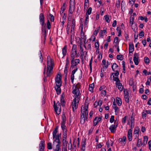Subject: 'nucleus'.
Here are the masks:
<instances>
[{
    "label": "nucleus",
    "mask_w": 151,
    "mask_h": 151,
    "mask_svg": "<svg viewBox=\"0 0 151 151\" xmlns=\"http://www.w3.org/2000/svg\"><path fill=\"white\" fill-rule=\"evenodd\" d=\"M55 89L58 94L61 93L60 87L61 85V77L60 75L58 74L55 78Z\"/></svg>",
    "instance_id": "7ed1b4c3"
},
{
    "label": "nucleus",
    "mask_w": 151,
    "mask_h": 151,
    "mask_svg": "<svg viewBox=\"0 0 151 151\" xmlns=\"http://www.w3.org/2000/svg\"><path fill=\"white\" fill-rule=\"evenodd\" d=\"M124 96L125 101L127 103H128L129 101V95H125Z\"/></svg>",
    "instance_id": "c03bdc74"
},
{
    "label": "nucleus",
    "mask_w": 151,
    "mask_h": 151,
    "mask_svg": "<svg viewBox=\"0 0 151 151\" xmlns=\"http://www.w3.org/2000/svg\"><path fill=\"white\" fill-rule=\"evenodd\" d=\"M47 25L48 29H50L51 28V24L49 20H47Z\"/></svg>",
    "instance_id": "4d7b16f0"
},
{
    "label": "nucleus",
    "mask_w": 151,
    "mask_h": 151,
    "mask_svg": "<svg viewBox=\"0 0 151 151\" xmlns=\"http://www.w3.org/2000/svg\"><path fill=\"white\" fill-rule=\"evenodd\" d=\"M106 30H101L99 33V35L101 36H103L106 33Z\"/></svg>",
    "instance_id": "2f4dec72"
},
{
    "label": "nucleus",
    "mask_w": 151,
    "mask_h": 151,
    "mask_svg": "<svg viewBox=\"0 0 151 151\" xmlns=\"http://www.w3.org/2000/svg\"><path fill=\"white\" fill-rule=\"evenodd\" d=\"M126 137L124 136L122 138H119V142H121V144L123 145H124L126 143Z\"/></svg>",
    "instance_id": "a211bd4d"
},
{
    "label": "nucleus",
    "mask_w": 151,
    "mask_h": 151,
    "mask_svg": "<svg viewBox=\"0 0 151 151\" xmlns=\"http://www.w3.org/2000/svg\"><path fill=\"white\" fill-rule=\"evenodd\" d=\"M80 86V84L79 83L74 84L73 85L72 92L73 94V97H80L79 88Z\"/></svg>",
    "instance_id": "39448f33"
},
{
    "label": "nucleus",
    "mask_w": 151,
    "mask_h": 151,
    "mask_svg": "<svg viewBox=\"0 0 151 151\" xmlns=\"http://www.w3.org/2000/svg\"><path fill=\"white\" fill-rule=\"evenodd\" d=\"M143 145V143H142V140L140 139H138L137 140V146L139 147L140 145Z\"/></svg>",
    "instance_id": "7c9ffc66"
},
{
    "label": "nucleus",
    "mask_w": 151,
    "mask_h": 151,
    "mask_svg": "<svg viewBox=\"0 0 151 151\" xmlns=\"http://www.w3.org/2000/svg\"><path fill=\"white\" fill-rule=\"evenodd\" d=\"M139 55L138 53H134L133 55V60L135 65H137L138 64V58Z\"/></svg>",
    "instance_id": "9d476101"
},
{
    "label": "nucleus",
    "mask_w": 151,
    "mask_h": 151,
    "mask_svg": "<svg viewBox=\"0 0 151 151\" xmlns=\"http://www.w3.org/2000/svg\"><path fill=\"white\" fill-rule=\"evenodd\" d=\"M79 49H80V53H81V52H83V48L82 47V45L81 44L80 45H79Z\"/></svg>",
    "instance_id": "de8ad7c7"
},
{
    "label": "nucleus",
    "mask_w": 151,
    "mask_h": 151,
    "mask_svg": "<svg viewBox=\"0 0 151 151\" xmlns=\"http://www.w3.org/2000/svg\"><path fill=\"white\" fill-rule=\"evenodd\" d=\"M134 50V47L133 44L132 43H130L129 44V52L132 53Z\"/></svg>",
    "instance_id": "412c9836"
},
{
    "label": "nucleus",
    "mask_w": 151,
    "mask_h": 151,
    "mask_svg": "<svg viewBox=\"0 0 151 151\" xmlns=\"http://www.w3.org/2000/svg\"><path fill=\"white\" fill-rule=\"evenodd\" d=\"M149 149L151 150V141H150L148 142Z\"/></svg>",
    "instance_id": "774afa93"
},
{
    "label": "nucleus",
    "mask_w": 151,
    "mask_h": 151,
    "mask_svg": "<svg viewBox=\"0 0 151 151\" xmlns=\"http://www.w3.org/2000/svg\"><path fill=\"white\" fill-rule=\"evenodd\" d=\"M53 62L51 58H47V68L46 72V77L50 76L52 73L53 68Z\"/></svg>",
    "instance_id": "f03ea898"
},
{
    "label": "nucleus",
    "mask_w": 151,
    "mask_h": 151,
    "mask_svg": "<svg viewBox=\"0 0 151 151\" xmlns=\"http://www.w3.org/2000/svg\"><path fill=\"white\" fill-rule=\"evenodd\" d=\"M68 142L67 141L66 139H63V146H67Z\"/></svg>",
    "instance_id": "ea45409f"
},
{
    "label": "nucleus",
    "mask_w": 151,
    "mask_h": 151,
    "mask_svg": "<svg viewBox=\"0 0 151 151\" xmlns=\"http://www.w3.org/2000/svg\"><path fill=\"white\" fill-rule=\"evenodd\" d=\"M67 137V132H63V139H66Z\"/></svg>",
    "instance_id": "8fccbe9b"
},
{
    "label": "nucleus",
    "mask_w": 151,
    "mask_h": 151,
    "mask_svg": "<svg viewBox=\"0 0 151 151\" xmlns=\"http://www.w3.org/2000/svg\"><path fill=\"white\" fill-rule=\"evenodd\" d=\"M101 93L102 96H105L106 95V91L105 90H102L101 92Z\"/></svg>",
    "instance_id": "e2e57ef3"
},
{
    "label": "nucleus",
    "mask_w": 151,
    "mask_h": 151,
    "mask_svg": "<svg viewBox=\"0 0 151 151\" xmlns=\"http://www.w3.org/2000/svg\"><path fill=\"white\" fill-rule=\"evenodd\" d=\"M113 74H114V76H118L119 75V71L118 70H116L115 73H111V78L112 76H114Z\"/></svg>",
    "instance_id": "37998d69"
},
{
    "label": "nucleus",
    "mask_w": 151,
    "mask_h": 151,
    "mask_svg": "<svg viewBox=\"0 0 151 151\" xmlns=\"http://www.w3.org/2000/svg\"><path fill=\"white\" fill-rule=\"evenodd\" d=\"M74 6H70L69 12L70 14H72L74 10Z\"/></svg>",
    "instance_id": "f704fd0d"
},
{
    "label": "nucleus",
    "mask_w": 151,
    "mask_h": 151,
    "mask_svg": "<svg viewBox=\"0 0 151 151\" xmlns=\"http://www.w3.org/2000/svg\"><path fill=\"white\" fill-rule=\"evenodd\" d=\"M148 139V137L147 136H145L144 137V139L143 142V145H146Z\"/></svg>",
    "instance_id": "cd10ccee"
},
{
    "label": "nucleus",
    "mask_w": 151,
    "mask_h": 151,
    "mask_svg": "<svg viewBox=\"0 0 151 151\" xmlns=\"http://www.w3.org/2000/svg\"><path fill=\"white\" fill-rule=\"evenodd\" d=\"M88 104L87 103H86L81 107V122L83 123L85 122L86 119H87L88 114Z\"/></svg>",
    "instance_id": "f257e3e1"
},
{
    "label": "nucleus",
    "mask_w": 151,
    "mask_h": 151,
    "mask_svg": "<svg viewBox=\"0 0 151 151\" xmlns=\"http://www.w3.org/2000/svg\"><path fill=\"white\" fill-rule=\"evenodd\" d=\"M147 115V114L146 113L145 111H143V112L142 113V117H145Z\"/></svg>",
    "instance_id": "680f3d73"
},
{
    "label": "nucleus",
    "mask_w": 151,
    "mask_h": 151,
    "mask_svg": "<svg viewBox=\"0 0 151 151\" xmlns=\"http://www.w3.org/2000/svg\"><path fill=\"white\" fill-rule=\"evenodd\" d=\"M102 62L104 64L103 68L104 69L107 68L108 67V64L106 63L105 60L103 59Z\"/></svg>",
    "instance_id": "c85d7f7f"
},
{
    "label": "nucleus",
    "mask_w": 151,
    "mask_h": 151,
    "mask_svg": "<svg viewBox=\"0 0 151 151\" xmlns=\"http://www.w3.org/2000/svg\"><path fill=\"white\" fill-rule=\"evenodd\" d=\"M116 58L118 60H122L123 59L122 55H118L116 56Z\"/></svg>",
    "instance_id": "3c124183"
},
{
    "label": "nucleus",
    "mask_w": 151,
    "mask_h": 151,
    "mask_svg": "<svg viewBox=\"0 0 151 151\" xmlns=\"http://www.w3.org/2000/svg\"><path fill=\"white\" fill-rule=\"evenodd\" d=\"M47 148L48 149L50 150L52 149V143L50 142H49L47 144Z\"/></svg>",
    "instance_id": "49530a36"
},
{
    "label": "nucleus",
    "mask_w": 151,
    "mask_h": 151,
    "mask_svg": "<svg viewBox=\"0 0 151 151\" xmlns=\"http://www.w3.org/2000/svg\"><path fill=\"white\" fill-rule=\"evenodd\" d=\"M92 59H91L89 61V67H90V70L91 71H92Z\"/></svg>",
    "instance_id": "603ef678"
},
{
    "label": "nucleus",
    "mask_w": 151,
    "mask_h": 151,
    "mask_svg": "<svg viewBox=\"0 0 151 151\" xmlns=\"http://www.w3.org/2000/svg\"><path fill=\"white\" fill-rule=\"evenodd\" d=\"M134 18L133 17H131L130 19V25L132 26L133 24L134 20Z\"/></svg>",
    "instance_id": "09e8293b"
},
{
    "label": "nucleus",
    "mask_w": 151,
    "mask_h": 151,
    "mask_svg": "<svg viewBox=\"0 0 151 151\" xmlns=\"http://www.w3.org/2000/svg\"><path fill=\"white\" fill-rule=\"evenodd\" d=\"M58 127H56L53 130L52 132L53 137L57 135V133L58 132Z\"/></svg>",
    "instance_id": "e433bc0d"
},
{
    "label": "nucleus",
    "mask_w": 151,
    "mask_h": 151,
    "mask_svg": "<svg viewBox=\"0 0 151 151\" xmlns=\"http://www.w3.org/2000/svg\"><path fill=\"white\" fill-rule=\"evenodd\" d=\"M144 60L146 63H149V59L147 57H145L144 58Z\"/></svg>",
    "instance_id": "5fc2aeb1"
},
{
    "label": "nucleus",
    "mask_w": 151,
    "mask_h": 151,
    "mask_svg": "<svg viewBox=\"0 0 151 151\" xmlns=\"http://www.w3.org/2000/svg\"><path fill=\"white\" fill-rule=\"evenodd\" d=\"M110 17V16L108 15H105L104 16V18L106 22L108 23L110 21V19H109Z\"/></svg>",
    "instance_id": "72a5a7b5"
},
{
    "label": "nucleus",
    "mask_w": 151,
    "mask_h": 151,
    "mask_svg": "<svg viewBox=\"0 0 151 151\" xmlns=\"http://www.w3.org/2000/svg\"><path fill=\"white\" fill-rule=\"evenodd\" d=\"M45 141L42 140L39 144V151H44L45 148Z\"/></svg>",
    "instance_id": "ddd939ff"
},
{
    "label": "nucleus",
    "mask_w": 151,
    "mask_h": 151,
    "mask_svg": "<svg viewBox=\"0 0 151 151\" xmlns=\"http://www.w3.org/2000/svg\"><path fill=\"white\" fill-rule=\"evenodd\" d=\"M139 129H134L133 135L135 137V138H137L138 137L139 135Z\"/></svg>",
    "instance_id": "4be33fe9"
},
{
    "label": "nucleus",
    "mask_w": 151,
    "mask_h": 151,
    "mask_svg": "<svg viewBox=\"0 0 151 151\" xmlns=\"http://www.w3.org/2000/svg\"><path fill=\"white\" fill-rule=\"evenodd\" d=\"M118 65L116 63H114L113 64L112 66V68L113 70L114 71L115 70L117 69L118 67Z\"/></svg>",
    "instance_id": "bb28decb"
},
{
    "label": "nucleus",
    "mask_w": 151,
    "mask_h": 151,
    "mask_svg": "<svg viewBox=\"0 0 151 151\" xmlns=\"http://www.w3.org/2000/svg\"><path fill=\"white\" fill-rule=\"evenodd\" d=\"M70 6H74V0H70Z\"/></svg>",
    "instance_id": "bf43d9fd"
},
{
    "label": "nucleus",
    "mask_w": 151,
    "mask_h": 151,
    "mask_svg": "<svg viewBox=\"0 0 151 151\" xmlns=\"http://www.w3.org/2000/svg\"><path fill=\"white\" fill-rule=\"evenodd\" d=\"M134 119L132 116V115L131 117V124H134Z\"/></svg>",
    "instance_id": "052dcab7"
},
{
    "label": "nucleus",
    "mask_w": 151,
    "mask_h": 151,
    "mask_svg": "<svg viewBox=\"0 0 151 151\" xmlns=\"http://www.w3.org/2000/svg\"><path fill=\"white\" fill-rule=\"evenodd\" d=\"M118 38L117 37H116L114 39V45L116 46L119 44Z\"/></svg>",
    "instance_id": "473e14b6"
},
{
    "label": "nucleus",
    "mask_w": 151,
    "mask_h": 151,
    "mask_svg": "<svg viewBox=\"0 0 151 151\" xmlns=\"http://www.w3.org/2000/svg\"><path fill=\"white\" fill-rule=\"evenodd\" d=\"M92 12V8L90 7L89 8L88 10L87 11L86 14L88 15H90L91 14Z\"/></svg>",
    "instance_id": "79ce46f5"
},
{
    "label": "nucleus",
    "mask_w": 151,
    "mask_h": 151,
    "mask_svg": "<svg viewBox=\"0 0 151 151\" xmlns=\"http://www.w3.org/2000/svg\"><path fill=\"white\" fill-rule=\"evenodd\" d=\"M101 120V118L100 117H96L94 119L93 122V125L96 126L99 122H100Z\"/></svg>",
    "instance_id": "2eb2a0df"
},
{
    "label": "nucleus",
    "mask_w": 151,
    "mask_h": 151,
    "mask_svg": "<svg viewBox=\"0 0 151 151\" xmlns=\"http://www.w3.org/2000/svg\"><path fill=\"white\" fill-rule=\"evenodd\" d=\"M74 79V74H72L71 76V82L72 83H73V80Z\"/></svg>",
    "instance_id": "0e129e2a"
},
{
    "label": "nucleus",
    "mask_w": 151,
    "mask_h": 151,
    "mask_svg": "<svg viewBox=\"0 0 151 151\" xmlns=\"http://www.w3.org/2000/svg\"><path fill=\"white\" fill-rule=\"evenodd\" d=\"M54 108L56 114L58 115H59L61 111V106L60 103L58 102L56 105L54 104Z\"/></svg>",
    "instance_id": "6e6552de"
},
{
    "label": "nucleus",
    "mask_w": 151,
    "mask_h": 151,
    "mask_svg": "<svg viewBox=\"0 0 151 151\" xmlns=\"http://www.w3.org/2000/svg\"><path fill=\"white\" fill-rule=\"evenodd\" d=\"M116 87H118V89L120 91H122L123 89V87L121 83L120 82H117L116 84Z\"/></svg>",
    "instance_id": "aec40b11"
},
{
    "label": "nucleus",
    "mask_w": 151,
    "mask_h": 151,
    "mask_svg": "<svg viewBox=\"0 0 151 151\" xmlns=\"http://www.w3.org/2000/svg\"><path fill=\"white\" fill-rule=\"evenodd\" d=\"M132 130L129 129L128 132V137L129 141H131L132 140Z\"/></svg>",
    "instance_id": "6ab92c4d"
},
{
    "label": "nucleus",
    "mask_w": 151,
    "mask_h": 151,
    "mask_svg": "<svg viewBox=\"0 0 151 151\" xmlns=\"http://www.w3.org/2000/svg\"><path fill=\"white\" fill-rule=\"evenodd\" d=\"M39 19L40 24L42 26L44 25L45 22V17L43 13H40L39 15Z\"/></svg>",
    "instance_id": "f8f14e48"
},
{
    "label": "nucleus",
    "mask_w": 151,
    "mask_h": 151,
    "mask_svg": "<svg viewBox=\"0 0 151 151\" xmlns=\"http://www.w3.org/2000/svg\"><path fill=\"white\" fill-rule=\"evenodd\" d=\"M127 120V116H125L122 119V122L123 123H125L126 122V121Z\"/></svg>",
    "instance_id": "69168bd1"
},
{
    "label": "nucleus",
    "mask_w": 151,
    "mask_h": 151,
    "mask_svg": "<svg viewBox=\"0 0 151 151\" xmlns=\"http://www.w3.org/2000/svg\"><path fill=\"white\" fill-rule=\"evenodd\" d=\"M123 92L124 96L129 95V93L127 89H124Z\"/></svg>",
    "instance_id": "6e6d98bb"
},
{
    "label": "nucleus",
    "mask_w": 151,
    "mask_h": 151,
    "mask_svg": "<svg viewBox=\"0 0 151 151\" xmlns=\"http://www.w3.org/2000/svg\"><path fill=\"white\" fill-rule=\"evenodd\" d=\"M113 78V80L114 81H116V84L117 82L119 83L120 82V81L118 78V77H115L114 76H112Z\"/></svg>",
    "instance_id": "c9c22d12"
},
{
    "label": "nucleus",
    "mask_w": 151,
    "mask_h": 151,
    "mask_svg": "<svg viewBox=\"0 0 151 151\" xmlns=\"http://www.w3.org/2000/svg\"><path fill=\"white\" fill-rule=\"evenodd\" d=\"M139 36L143 37L144 36V32L143 31H141L139 34Z\"/></svg>",
    "instance_id": "338daca9"
},
{
    "label": "nucleus",
    "mask_w": 151,
    "mask_h": 151,
    "mask_svg": "<svg viewBox=\"0 0 151 151\" xmlns=\"http://www.w3.org/2000/svg\"><path fill=\"white\" fill-rule=\"evenodd\" d=\"M80 57L81 58H86L87 57V52L84 51V52L80 53Z\"/></svg>",
    "instance_id": "b1692460"
},
{
    "label": "nucleus",
    "mask_w": 151,
    "mask_h": 151,
    "mask_svg": "<svg viewBox=\"0 0 151 151\" xmlns=\"http://www.w3.org/2000/svg\"><path fill=\"white\" fill-rule=\"evenodd\" d=\"M62 121L61 123H65L66 117L64 114H63L62 116Z\"/></svg>",
    "instance_id": "4c0bfd02"
},
{
    "label": "nucleus",
    "mask_w": 151,
    "mask_h": 151,
    "mask_svg": "<svg viewBox=\"0 0 151 151\" xmlns=\"http://www.w3.org/2000/svg\"><path fill=\"white\" fill-rule=\"evenodd\" d=\"M74 97V99L73 100L72 104V109L73 111H74L78 108L80 97Z\"/></svg>",
    "instance_id": "0eeeda50"
},
{
    "label": "nucleus",
    "mask_w": 151,
    "mask_h": 151,
    "mask_svg": "<svg viewBox=\"0 0 151 151\" xmlns=\"http://www.w3.org/2000/svg\"><path fill=\"white\" fill-rule=\"evenodd\" d=\"M94 85L93 84H91L89 85V90L90 91L92 92L93 91Z\"/></svg>",
    "instance_id": "58836bf2"
},
{
    "label": "nucleus",
    "mask_w": 151,
    "mask_h": 151,
    "mask_svg": "<svg viewBox=\"0 0 151 151\" xmlns=\"http://www.w3.org/2000/svg\"><path fill=\"white\" fill-rule=\"evenodd\" d=\"M77 46L76 45H73L70 54V59L73 60L79 56V53H77Z\"/></svg>",
    "instance_id": "423d86ee"
},
{
    "label": "nucleus",
    "mask_w": 151,
    "mask_h": 151,
    "mask_svg": "<svg viewBox=\"0 0 151 151\" xmlns=\"http://www.w3.org/2000/svg\"><path fill=\"white\" fill-rule=\"evenodd\" d=\"M53 139L55 140L53 144V148L55 151H61V149L60 147V139L59 135V134L53 137Z\"/></svg>",
    "instance_id": "20e7f679"
},
{
    "label": "nucleus",
    "mask_w": 151,
    "mask_h": 151,
    "mask_svg": "<svg viewBox=\"0 0 151 151\" xmlns=\"http://www.w3.org/2000/svg\"><path fill=\"white\" fill-rule=\"evenodd\" d=\"M116 102L119 106H120L122 104L121 99L119 97L116 98Z\"/></svg>",
    "instance_id": "393cba45"
},
{
    "label": "nucleus",
    "mask_w": 151,
    "mask_h": 151,
    "mask_svg": "<svg viewBox=\"0 0 151 151\" xmlns=\"http://www.w3.org/2000/svg\"><path fill=\"white\" fill-rule=\"evenodd\" d=\"M86 139H84V140H83L82 142V149H86Z\"/></svg>",
    "instance_id": "a878e982"
},
{
    "label": "nucleus",
    "mask_w": 151,
    "mask_h": 151,
    "mask_svg": "<svg viewBox=\"0 0 151 151\" xmlns=\"http://www.w3.org/2000/svg\"><path fill=\"white\" fill-rule=\"evenodd\" d=\"M62 54L63 55V57H64L66 55L67 52V46L65 45L62 48Z\"/></svg>",
    "instance_id": "5701e85b"
},
{
    "label": "nucleus",
    "mask_w": 151,
    "mask_h": 151,
    "mask_svg": "<svg viewBox=\"0 0 151 151\" xmlns=\"http://www.w3.org/2000/svg\"><path fill=\"white\" fill-rule=\"evenodd\" d=\"M81 38L83 39L84 40H86V38L85 37L84 35V33L83 31V24H81Z\"/></svg>",
    "instance_id": "f3484780"
},
{
    "label": "nucleus",
    "mask_w": 151,
    "mask_h": 151,
    "mask_svg": "<svg viewBox=\"0 0 151 151\" xmlns=\"http://www.w3.org/2000/svg\"><path fill=\"white\" fill-rule=\"evenodd\" d=\"M50 20L51 22H53L54 20V17L53 15L51 14H50Z\"/></svg>",
    "instance_id": "864d4df0"
},
{
    "label": "nucleus",
    "mask_w": 151,
    "mask_h": 151,
    "mask_svg": "<svg viewBox=\"0 0 151 151\" xmlns=\"http://www.w3.org/2000/svg\"><path fill=\"white\" fill-rule=\"evenodd\" d=\"M76 21L75 19H73L72 21V23L71 25V34H73L74 31V29L75 27Z\"/></svg>",
    "instance_id": "4468645a"
},
{
    "label": "nucleus",
    "mask_w": 151,
    "mask_h": 151,
    "mask_svg": "<svg viewBox=\"0 0 151 151\" xmlns=\"http://www.w3.org/2000/svg\"><path fill=\"white\" fill-rule=\"evenodd\" d=\"M112 107L115 110V114L117 115L119 111V109L118 107L116 105L114 102L113 103Z\"/></svg>",
    "instance_id": "dca6fc26"
},
{
    "label": "nucleus",
    "mask_w": 151,
    "mask_h": 151,
    "mask_svg": "<svg viewBox=\"0 0 151 151\" xmlns=\"http://www.w3.org/2000/svg\"><path fill=\"white\" fill-rule=\"evenodd\" d=\"M115 124H112L109 127V129L111 132L114 133L115 132L116 128L117 127L118 124H116V122H114Z\"/></svg>",
    "instance_id": "1a4fd4ad"
},
{
    "label": "nucleus",
    "mask_w": 151,
    "mask_h": 151,
    "mask_svg": "<svg viewBox=\"0 0 151 151\" xmlns=\"http://www.w3.org/2000/svg\"><path fill=\"white\" fill-rule=\"evenodd\" d=\"M114 121V116H111L110 119V122L111 123H112Z\"/></svg>",
    "instance_id": "13d9d810"
},
{
    "label": "nucleus",
    "mask_w": 151,
    "mask_h": 151,
    "mask_svg": "<svg viewBox=\"0 0 151 151\" xmlns=\"http://www.w3.org/2000/svg\"><path fill=\"white\" fill-rule=\"evenodd\" d=\"M80 62L79 59H71V66H74L76 65Z\"/></svg>",
    "instance_id": "9b49d317"
},
{
    "label": "nucleus",
    "mask_w": 151,
    "mask_h": 151,
    "mask_svg": "<svg viewBox=\"0 0 151 151\" xmlns=\"http://www.w3.org/2000/svg\"><path fill=\"white\" fill-rule=\"evenodd\" d=\"M65 123H61V127L63 132H67L66 126L65 125Z\"/></svg>",
    "instance_id": "c756f323"
},
{
    "label": "nucleus",
    "mask_w": 151,
    "mask_h": 151,
    "mask_svg": "<svg viewBox=\"0 0 151 151\" xmlns=\"http://www.w3.org/2000/svg\"><path fill=\"white\" fill-rule=\"evenodd\" d=\"M38 55L39 57H40V61L42 63V61L43 59L42 53L40 51L38 52Z\"/></svg>",
    "instance_id": "a19ab883"
},
{
    "label": "nucleus",
    "mask_w": 151,
    "mask_h": 151,
    "mask_svg": "<svg viewBox=\"0 0 151 151\" xmlns=\"http://www.w3.org/2000/svg\"><path fill=\"white\" fill-rule=\"evenodd\" d=\"M69 65V62L68 59L67 58L66 60V64L65 68H68Z\"/></svg>",
    "instance_id": "a18cd8bd"
}]
</instances>
